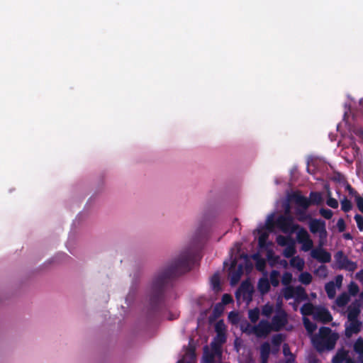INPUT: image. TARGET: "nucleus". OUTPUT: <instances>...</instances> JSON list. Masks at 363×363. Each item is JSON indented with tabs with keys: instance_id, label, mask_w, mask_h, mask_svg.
Returning <instances> with one entry per match:
<instances>
[{
	"instance_id": "nucleus-25",
	"label": "nucleus",
	"mask_w": 363,
	"mask_h": 363,
	"mask_svg": "<svg viewBox=\"0 0 363 363\" xmlns=\"http://www.w3.org/2000/svg\"><path fill=\"white\" fill-rule=\"evenodd\" d=\"M296 237H297V240L299 243H301L303 241H306V240L310 238V235H309L308 233L303 228H301L298 230Z\"/></svg>"
},
{
	"instance_id": "nucleus-11",
	"label": "nucleus",
	"mask_w": 363,
	"mask_h": 363,
	"mask_svg": "<svg viewBox=\"0 0 363 363\" xmlns=\"http://www.w3.org/2000/svg\"><path fill=\"white\" fill-rule=\"evenodd\" d=\"M315 318L323 323H328L333 320L330 312L325 308H318L314 314Z\"/></svg>"
},
{
	"instance_id": "nucleus-60",
	"label": "nucleus",
	"mask_w": 363,
	"mask_h": 363,
	"mask_svg": "<svg viewBox=\"0 0 363 363\" xmlns=\"http://www.w3.org/2000/svg\"><path fill=\"white\" fill-rule=\"evenodd\" d=\"M285 363H296L294 357H289L286 360Z\"/></svg>"
},
{
	"instance_id": "nucleus-3",
	"label": "nucleus",
	"mask_w": 363,
	"mask_h": 363,
	"mask_svg": "<svg viewBox=\"0 0 363 363\" xmlns=\"http://www.w3.org/2000/svg\"><path fill=\"white\" fill-rule=\"evenodd\" d=\"M289 199L304 210H307L310 205H320L323 201L322 194L318 191H311L309 199L296 191L290 194Z\"/></svg>"
},
{
	"instance_id": "nucleus-45",
	"label": "nucleus",
	"mask_w": 363,
	"mask_h": 363,
	"mask_svg": "<svg viewBox=\"0 0 363 363\" xmlns=\"http://www.w3.org/2000/svg\"><path fill=\"white\" fill-rule=\"evenodd\" d=\"M215 356L213 353L206 352L204 354V360L206 363H214Z\"/></svg>"
},
{
	"instance_id": "nucleus-30",
	"label": "nucleus",
	"mask_w": 363,
	"mask_h": 363,
	"mask_svg": "<svg viewBox=\"0 0 363 363\" xmlns=\"http://www.w3.org/2000/svg\"><path fill=\"white\" fill-rule=\"evenodd\" d=\"M248 318L250 321L253 323H255L259 318V311L257 308L254 309H251L248 311Z\"/></svg>"
},
{
	"instance_id": "nucleus-37",
	"label": "nucleus",
	"mask_w": 363,
	"mask_h": 363,
	"mask_svg": "<svg viewBox=\"0 0 363 363\" xmlns=\"http://www.w3.org/2000/svg\"><path fill=\"white\" fill-rule=\"evenodd\" d=\"M292 274L289 272H286L284 273L281 279V282L284 285H289L292 281Z\"/></svg>"
},
{
	"instance_id": "nucleus-34",
	"label": "nucleus",
	"mask_w": 363,
	"mask_h": 363,
	"mask_svg": "<svg viewBox=\"0 0 363 363\" xmlns=\"http://www.w3.org/2000/svg\"><path fill=\"white\" fill-rule=\"evenodd\" d=\"M284 340V336L281 334L274 335L272 338V343L274 346L279 347Z\"/></svg>"
},
{
	"instance_id": "nucleus-21",
	"label": "nucleus",
	"mask_w": 363,
	"mask_h": 363,
	"mask_svg": "<svg viewBox=\"0 0 363 363\" xmlns=\"http://www.w3.org/2000/svg\"><path fill=\"white\" fill-rule=\"evenodd\" d=\"M290 264L298 271H302L304 267V261L299 257H293L290 261Z\"/></svg>"
},
{
	"instance_id": "nucleus-62",
	"label": "nucleus",
	"mask_w": 363,
	"mask_h": 363,
	"mask_svg": "<svg viewBox=\"0 0 363 363\" xmlns=\"http://www.w3.org/2000/svg\"><path fill=\"white\" fill-rule=\"evenodd\" d=\"M309 363H318V360L317 359H312L309 361Z\"/></svg>"
},
{
	"instance_id": "nucleus-64",
	"label": "nucleus",
	"mask_w": 363,
	"mask_h": 363,
	"mask_svg": "<svg viewBox=\"0 0 363 363\" xmlns=\"http://www.w3.org/2000/svg\"><path fill=\"white\" fill-rule=\"evenodd\" d=\"M359 360L360 363H363V357H362L361 355H359Z\"/></svg>"
},
{
	"instance_id": "nucleus-47",
	"label": "nucleus",
	"mask_w": 363,
	"mask_h": 363,
	"mask_svg": "<svg viewBox=\"0 0 363 363\" xmlns=\"http://www.w3.org/2000/svg\"><path fill=\"white\" fill-rule=\"evenodd\" d=\"M326 203L328 206L333 208H337L338 207V201L337 199L329 197L328 200L326 201Z\"/></svg>"
},
{
	"instance_id": "nucleus-14",
	"label": "nucleus",
	"mask_w": 363,
	"mask_h": 363,
	"mask_svg": "<svg viewBox=\"0 0 363 363\" xmlns=\"http://www.w3.org/2000/svg\"><path fill=\"white\" fill-rule=\"evenodd\" d=\"M236 266H237V260H236V259H234L231 262V264L229 268L230 283L232 285L237 284L240 281V279L242 277L241 272H239L238 271H235Z\"/></svg>"
},
{
	"instance_id": "nucleus-18",
	"label": "nucleus",
	"mask_w": 363,
	"mask_h": 363,
	"mask_svg": "<svg viewBox=\"0 0 363 363\" xmlns=\"http://www.w3.org/2000/svg\"><path fill=\"white\" fill-rule=\"evenodd\" d=\"M325 290L329 298H334L336 294L335 284L334 281H329L325 285Z\"/></svg>"
},
{
	"instance_id": "nucleus-35",
	"label": "nucleus",
	"mask_w": 363,
	"mask_h": 363,
	"mask_svg": "<svg viewBox=\"0 0 363 363\" xmlns=\"http://www.w3.org/2000/svg\"><path fill=\"white\" fill-rule=\"evenodd\" d=\"M315 274L319 276L320 277H326L328 275V268L325 265H320L318 267V268L315 270Z\"/></svg>"
},
{
	"instance_id": "nucleus-51",
	"label": "nucleus",
	"mask_w": 363,
	"mask_h": 363,
	"mask_svg": "<svg viewBox=\"0 0 363 363\" xmlns=\"http://www.w3.org/2000/svg\"><path fill=\"white\" fill-rule=\"evenodd\" d=\"M283 354L284 356L287 357L289 356V357H294V356L291 352L290 347L288 344L284 343L283 345Z\"/></svg>"
},
{
	"instance_id": "nucleus-42",
	"label": "nucleus",
	"mask_w": 363,
	"mask_h": 363,
	"mask_svg": "<svg viewBox=\"0 0 363 363\" xmlns=\"http://www.w3.org/2000/svg\"><path fill=\"white\" fill-rule=\"evenodd\" d=\"M355 203L358 210L363 213V196H356Z\"/></svg>"
},
{
	"instance_id": "nucleus-22",
	"label": "nucleus",
	"mask_w": 363,
	"mask_h": 363,
	"mask_svg": "<svg viewBox=\"0 0 363 363\" xmlns=\"http://www.w3.org/2000/svg\"><path fill=\"white\" fill-rule=\"evenodd\" d=\"M301 313L303 315H311L314 313V306L311 303H304L301 308Z\"/></svg>"
},
{
	"instance_id": "nucleus-44",
	"label": "nucleus",
	"mask_w": 363,
	"mask_h": 363,
	"mask_svg": "<svg viewBox=\"0 0 363 363\" xmlns=\"http://www.w3.org/2000/svg\"><path fill=\"white\" fill-rule=\"evenodd\" d=\"M277 242H278V244L279 245H281V246H286V245H289V239L288 238L284 237V236L279 235V236L277 237Z\"/></svg>"
},
{
	"instance_id": "nucleus-58",
	"label": "nucleus",
	"mask_w": 363,
	"mask_h": 363,
	"mask_svg": "<svg viewBox=\"0 0 363 363\" xmlns=\"http://www.w3.org/2000/svg\"><path fill=\"white\" fill-rule=\"evenodd\" d=\"M266 239H267V235L263 234V235H260L259 238V245L260 246H262L264 242H265Z\"/></svg>"
},
{
	"instance_id": "nucleus-4",
	"label": "nucleus",
	"mask_w": 363,
	"mask_h": 363,
	"mask_svg": "<svg viewBox=\"0 0 363 363\" xmlns=\"http://www.w3.org/2000/svg\"><path fill=\"white\" fill-rule=\"evenodd\" d=\"M334 268L349 272H354L358 267L357 262L350 259L342 250H338L334 254Z\"/></svg>"
},
{
	"instance_id": "nucleus-32",
	"label": "nucleus",
	"mask_w": 363,
	"mask_h": 363,
	"mask_svg": "<svg viewBox=\"0 0 363 363\" xmlns=\"http://www.w3.org/2000/svg\"><path fill=\"white\" fill-rule=\"evenodd\" d=\"M354 350L359 354V355H361L363 357V338L359 337L354 345Z\"/></svg>"
},
{
	"instance_id": "nucleus-23",
	"label": "nucleus",
	"mask_w": 363,
	"mask_h": 363,
	"mask_svg": "<svg viewBox=\"0 0 363 363\" xmlns=\"http://www.w3.org/2000/svg\"><path fill=\"white\" fill-rule=\"evenodd\" d=\"M347 357V352L344 350H339L336 354L333 357V363H342Z\"/></svg>"
},
{
	"instance_id": "nucleus-15",
	"label": "nucleus",
	"mask_w": 363,
	"mask_h": 363,
	"mask_svg": "<svg viewBox=\"0 0 363 363\" xmlns=\"http://www.w3.org/2000/svg\"><path fill=\"white\" fill-rule=\"evenodd\" d=\"M241 293L244 296L251 297L253 293V286L250 281H244L240 284L236 294Z\"/></svg>"
},
{
	"instance_id": "nucleus-8",
	"label": "nucleus",
	"mask_w": 363,
	"mask_h": 363,
	"mask_svg": "<svg viewBox=\"0 0 363 363\" xmlns=\"http://www.w3.org/2000/svg\"><path fill=\"white\" fill-rule=\"evenodd\" d=\"M254 334L257 337H266L271 331H273L270 323L265 320H261L257 325L253 328Z\"/></svg>"
},
{
	"instance_id": "nucleus-5",
	"label": "nucleus",
	"mask_w": 363,
	"mask_h": 363,
	"mask_svg": "<svg viewBox=\"0 0 363 363\" xmlns=\"http://www.w3.org/2000/svg\"><path fill=\"white\" fill-rule=\"evenodd\" d=\"M308 228L312 234H318V245L320 247L325 245L328 238L325 221L321 219L311 218Z\"/></svg>"
},
{
	"instance_id": "nucleus-53",
	"label": "nucleus",
	"mask_w": 363,
	"mask_h": 363,
	"mask_svg": "<svg viewBox=\"0 0 363 363\" xmlns=\"http://www.w3.org/2000/svg\"><path fill=\"white\" fill-rule=\"evenodd\" d=\"M343 281V276L342 274L337 275L335 278V284L337 287H340Z\"/></svg>"
},
{
	"instance_id": "nucleus-17",
	"label": "nucleus",
	"mask_w": 363,
	"mask_h": 363,
	"mask_svg": "<svg viewBox=\"0 0 363 363\" xmlns=\"http://www.w3.org/2000/svg\"><path fill=\"white\" fill-rule=\"evenodd\" d=\"M257 287L261 294H267L270 290L269 281L266 277L260 278L258 281Z\"/></svg>"
},
{
	"instance_id": "nucleus-1",
	"label": "nucleus",
	"mask_w": 363,
	"mask_h": 363,
	"mask_svg": "<svg viewBox=\"0 0 363 363\" xmlns=\"http://www.w3.org/2000/svg\"><path fill=\"white\" fill-rule=\"evenodd\" d=\"M208 233V224H201L196 232L193 247L182 251L168 267L155 275L150 293V305L153 310L158 309L162 303L165 292L172 287L173 279L191 270L195 254L194 248L198 247L203 242Z\"/></svg>"
},
{
	"instance_id": "nucleus-49",
	"label": "nucleus",
	"mask_w": 363,
	"mask_h": 363,
	"mask_svg": "<svg viewBox=\"0 0 363 363\" xmlns=\"http://www.w3.org/2000/svg\"><path fill=\"white\" fill-rule=\"evenodd\" d=\"M345 188L346 190L348 191L349 194L350 196H354V199L356 198V196H360L350 184H347Z\"/></svg>"
},
{
	"instance_id": "nucleus-54",
	"label": "nucleus",
	"mask_w": 363,
	"mask_h": 363,
	"mask_svg": "<svg viewBox=\"0 0 363 363\" xmlns=\"http://www.w3.org/2000/svg\"><path fill=\"white\" fill-rule=\"evenodd\" d=\"M265 267V261L264 259H259L256 263V268L259 271H263Z\"/></svg>"
},
{
	"instance_id": "nucleus-16",
	"label": "nucleus",
	"mask_w": 363,
	"mask_h": 363,
	"mask_svg": "<svg viewBox=\"0 0 363 363\" xmlns=\"http://www.w3.org/2000/svg\"><path fill=\"white\" fill-rule=\"evenodd\" d=\"M270 354V345L268 342H264L260 348L261 363H267Z\"/></svg>"
},
{
	"instance_id": "nucleus-2",
	"label": "nucleus",
	"mask_w": 363,
	"mask_h": 363,
	"mask_svg": "<svg viewBox=\"0 0 363 363\" xmlns=\"http://www.w3.org/2000/svg\"><path fill=\"white\" fill-rule=\"evenodd\" d=\"M339 339L338 333L333 332L329 327H320L318 333L312 339V344L318 352L333 350Z\"/></svg>"
},
{
	"instance_id": "nucleus-50",
	"label": "nucleus",
	"mask_w": 363,
	"mask_h": 363,
	"mask_svg": "<svg viewBox=\"0 0 363 363\" xmlns=\"http://www.w3.org/2000/svg\"><path fill=\"white\" fill-rule=\"evenodd\" d=\"M233 301L231 295L228 294H224L222 296V303L225 305L229 304Z\"/></svg>"
},
{
	"instance_id": "nucleus-33",
	"label": "nucleus",
	"mask_w": 363,
	"mask_h": 363,
	"mask_svg": "<svg viewBox=\"0 0 363 363\" xmlns=\"http://www.w3.org/2000/svg\"><path fill=\"white\" fill-rule=\"evenodd\" d=\"M274 311V306L269 303L265 304L262 308V314L266 317H269Z\"/></svg>"
},
{
	"instance_id": "nucleus-19",
	"label": "nucleus",
	"mask_w": 363,
	"mask_h": 363,
	"mask_svg": "<svg viewBox=\"0 0 363 363\" xmlns=\"http://www.w3.org/2000/svg\"><path fill=\"white\" fill-rule=\"evenodd\" d=\"M349 301L350 296L346 292L342 293L340 295H339L335 301L336 304L339 307H343L346 306Z\"/></svg>"
},
{
	"instance_id": "nucleus-38",
	"label": "nucleus",
	"mask_w": 363,
	"mask_h": 363,
	"mask_svg": "<svg viewBox=\"0 0 363 363\" xmlns=\"http://www.w3.org/2000/svg\"><path fill=\"white\" fill-rule=\"evenodd\" d=\"M350 130L363 141V129L361 127L353 126L350 128Z\"/></svg>"
},
{
	"instance_id": "nucleus-61",
	"label": "nucleus",
	"mask_w": 363,
	"mask_h": 363,
	"mask_svg": "<svg viewBox=\"0 0 363 363\" xmlns=\"http://www.w3.org/2000/svg\"><path fill=\"white\" fill-rule=\"evenodd\" d=\"M343 236H344L345 239H346V240H352V236L349 233H345Z\"/></svg>"
},
{
	"instance_id": "nucleus-41",
	"label": "nucleus",
	"mask_w": 363,
	"mask_h": 363,
	"mask_svg": "<svg viewBox=\"0 0 363 363\" xmlns=\"http://www.w3.org/2000/svg\"><path fill=\"white\" fill-rule=\"evenodd\" d=\"M357 228L359 231H363V216L360 214H356L354 217Z\"/></svg>"
},
{
	"instance_id": "nucleus-39",
	"label": "nucleus",
	"mask_w": 363,
	"mask_h": 363,
	"mask_svg": "<svg viewBox=\"0 0 363 363\" xmlns=\"http://www.w3.org/2000/svg\"><path fill=\"white\" fill-rule=\"evenodd\" d=\"M303 245H302V250L305 252H307V251H309L310 250L312 249L313 247V242L312 241V240L311 239V238L308 240H306V241H303L301 242Z\"/></svg>"
},
{
	"instance_id": "nucleus-12",
	"label": "nucleus",
	"mask_w": 363,
	"mask_h": 363,
	"mask_svg": "<svg viewBox=\"0 0 363 363\" xmlns=\"http://www.w3.org/2000/svg\"><path fill=\"white\" fill-rule=\"evenodd\" d=\"M221 322H218L216 325V335L212 341V344L223 345L226 342V335L220 328Z\"/></svg>"
},
{
	"instance_id": "nucleus-28",
	"label": "nucleus",
	"mask_w": 363,
	"mask_h": 363,
	"mask_svg": "<svg viewBox=\"0 0 363 363\" xmlns=\"http://www.w3.org/2000/svg\"><path fill=\"white\" fill-rule=\"evenodd\" d=\"M341 209L345 213L350 211L352 208V202L346 197L340 201Z\"/></svg>"
},
{
	"instance_id": "nucleus-46",
	"label": "nucleus",
	"mask_w": 363,
	"mask_h": 363,
	"mask_svg": "<svg viewBox=\"0 0 363 363\" xmlns=\"http://www.w3.org/2000/svg\"><path fill=\"white\" fill-rule=\"evenodd\" d=\"M348 289H349L350 293L353 296L356 295L359 291L358 286L354 282H351L350 284V285L348 286Z\"/></svg>"
},
{
	"instance_id": "nucleus-52",
	"label": "nucleus",
	"mask_w": 363,
	"mask_h": 363,
	"mask_svg": "<svg viewBox=\"0 0 363 363\" xmlns=\"http://www.w3.org/2000/svg\"><path fill=\"white\" fill-rule=\"evenodd\" d=\"M211 283H212V285H213V287L214 289L219 288L220 279H219L218 276H217V275L213 276V277L211 278Z\"/></svg>"
},
{
	"instance_id": "nucleus-27",
	"label": "nucleus",
	"mask_w": 363,
	"mask_h": 363,
	"mask_svg": "<svg viewBox=\"0 0 363 363\" xmlns=\"http://www.w3.org/2000/svg\"><path fill=\"white\" fill-rule=\"evenodd\" d=\"M279 272L277 270H272L269 276V283L274 287L277 286L279 284Z\"/></svg>"
},
{
	"instance_id": "nucleus-63",
	"label": "nucleus",
	"mask_w": 363,
	"mask_h": 363,
	"mask_svg": "<svg viewBox=\"0 0 363 363\" xmlns=\"http://www.w3.org/2000/svg\"><path fill=\"white\" fill-rule=\"evenodd\" d=\"M346 363H355V362L352 359H347Z\"/></svg>"
},
{
	"instance_id": "nucleus-20",
	"label": "nucleus",
	"mask_w": 363,
	"mask_h": 363,
	"mask_svg": "<svg viewBox=\"0 0 363 363\" xmlns=\"http://www.w3.org/2000/svg\"><path fill=\"white\" fill-rule=\"evenodd\" d=\"M294 298L298 301L306 300L307 298V294L305 289L301 286L295 287Z\"/></svg>"
},
{
	"instance_id": "nucleus-40",
	"label": "nucleus",
	"mask_w": 363,
	"mask_h": 363,
	"mask_svg": "<svg viewBox=\"0 0 363 363\" xmlns=\"http://www.w3.org/2000/svg\"><path fill=\"white\" fill-rule=\"evenodd\" d=\"M211 350H212L211 353H213L215 357L216 356H219V357L221 356V354H222V350H221L222 346L221 345L211 343Z\"/></svg>"
},
{
	"instance_id": "nucleus-24",
	"label": "nucleus",
	"mask_w": 363,
	"mask_h": 363,
	"mask_svg": "<svg viewBox=\"0 0 363 363\" xmlns=\"http://www.w3.org/2000/svg\"><path fill=\"white\" fill-rule=\"evenodd\" d=\"M313 279L312 275L307 272L301 273L298 277V280L301 283L305 285H308L311 283Z\"/></svg>"
},
{
	"instance_id": "nucleus-10",
	"label": "nucleus",
	"mask_w": 363,
	"mask_h": 363,
	"mask_svg": "<svg viewBox=\"0 0 363 363\" xmlns=\"http://www.w3.org/2000/svg\"><path fill=\"white\" fill-rule=\"evenodd\" d=\"M348 321L350 323L345 325V335L347 337H350L353 334H357L360 332L362 323L359 320Z\"/></svg>"
},
{
	"instance_id": "nucleus-7",
	"label": "nucleus",
	"mask_w": 363,
	"mask_h": 363,
	"mask_svg": "<svg viewBox=\"0 0 363 363\" xmlns=\"http://www.w3.org/2000/svg\"><path fill=\"white\" fill-rule=\"evenodd\" d=\"M276 224L285 233L299 228L298 225L293 224V218L291 216H280L277 219Z\"/></svg>"
},
{
	"instance_id": "nucleus-9",
	"label": "nucleus",
	"mask_w": 363,
	"mask_h": 363,
	"mask_svg": "<svg viewBox=\"0 0 363 363\" xmlns=\"http://www.w3.org/2000/svg\"><path fill=\"white\" fill-rule=\"evenodd\" d=\"M311 254L313 258L321 263H328L331 260L330 253L322 248V247L313 250Z\"/></svg>"
},
{
	"instance_id": "nucleus-55",
	"label": "nucleus",
	"mask_w": 363,
	"mask_h": 363,
	"mask_svg": "<svg viewBox=\"0 0 363 363\" xmlns=\"http://www.w3.org/2000/svg\"><path fill=\"white\" fill-rule=\"evenodd\" d=\"M305 211L306 210L303 208V211L299 210L297 212V214L299 216L298 220L301 222H303L308 218V216L305 213Z\"/></svg>"
},
{
	"instance_id": "nucleus-13",
	"label": "nucleus",
	"mask_w": 363,
	"mask_h": 363,
	"mask_svg": "<svg viewBox=\"0 0 363 363\" xmlns=\"http://www.w3.org/2000/svg\"><path fill=\"white\" fill-rule=\"evenodd\" d=\"M361 313L360 306L356 303H352L347 307V319L350 320H358V317Z\"/></svg>"
},
{
	"instance_id": "nucleus-56",
	"label": "nucleus",
	"mask_w": 363,
	"mask_h": 363,
	"mask_svg": "<svg viewBox=\"0 0 363 363\" xmlns=\"http://www.w3.org/2000/svg\"><path fill=\"white\" fill-rule=\"evenodd\" d=\"M355 279L363 284V269L356 273Z\"/></svg>"
},
{
	"instance_id": "nucleus-59",
	"label": "nucleus",
	"mask_w": 363,
	"mask_h": 363,
	"mask_svg": "<svg viewBox=\"0 0 363 363\" xmlns=\"http://www.w3.org/2000/svg\"><path fill=\"white\" fill-rule=\"evenodd\" d=\"M235 271H238L239 272H241V274L242 275L243 274V266L242 264H237V266L235 267Z\"/></svg>"
},
{
	"instance_id": "nucleus-43",
	"label": "nucleus",
	"mask_w": 363,
	"mask_h": 363,
	"mask_svg": "<svg viewBox=\"0 0 363 363\" xmlns=\"http://www.w3.org/2000/svg\"><path fill=\"white\" fill-rule=\"evenodd\" d=\"M255 325H252L249 323H246L245 325H242V330L244 333L250 335L254 334V328Z\"/></svg>"
},
{
	"instance_id": "nucleus-29",
	"label": "nucleus",
	"mask_w": 363,
	"mask_h": 363,
	"mask_svg": "<svg viewBox=\"0 0 363 363\" xmlns=\"http://www.w3.org/2000/svg\"><path fill=\"white\" fill-rule=\"evenodd\" d=\"M296 252V248L294 245V243H291L286 246V247L284 250L283 255L286 258H290L293 257Z\"/></svg>"
},
{
	"instance_id": "nucleus-36",
	"label": "nucleus",
	"mask_w": 363,
	"mask_h": 363,
	"mask_svg": "<svg viewBox=\"0 0 363 363\" xmlns=\"http://www.w3.org/2000/svg\"><path fill=\"white\" fill-rule=\"evenodd\" d=\"M319 213L324 218L328 220L330 219L333 216V211L328 208H321L319 210Z\"/></svg>"
},
{
	"instance_id": "nucleus-48",
	"label": "nucleus",
	"mask_w": 363,
	"mask_h": 363,
	"mask_svg": "<svg viewBox=\"0 0 363 363\" xmlns=\"http://www.w3.org/2000/svg\"><path fill=\"white\" fill-rule=\"evenodd\" d=\"M337 227L340 233L344 232L346 228L345 222L343 218H340L337 223Z\"/></svg>"
},
{
	"instance_id": "nucleus-26",
	"label": "nucleus",
	"mask_w": 363,
	"mask_h": 363,
	"mask_svg": "<svg viewBox=\"0 0 363 363\" xmlns=\"http://www.w3.org/2000/svg\"><path fill=\"white\" fill-rule=\"evenodd\" d=\"M303 323L306 330L310 333H313L317 328L316 324L307 318H303Z\"/></svg>"
},
{
	"instance_id": "nucleus-57",
	"label": "nucleus",
	"mask_w": 363,
	"mask_h": 363,
	"mask_svg": "<svg viewBox=\"0 0 363 363\" xmlns=\"http://www.w3.org/2000/svg\"><path fill=\"white\" fill-rule=\"evenodd\" d=\"M223 311V308L220 304H217L213 308V313L216 315H220Z\"/></svg>"
},
{
	"instance_id": "nucleus-31",
	"label": "nucleus",
	"mask_w": 363,
	"mask_h": 363,
	"mask_svg": "<svg viewBox=\"0 0 363 363\" xmlns=\"http://www.w3.org/2000/svg\"><path fill=\"white\" fill-rule=\"evenodd\" d=\"M284 297L286 300H289L291 298H294L295 296V287L291 286H289L286 287L284 290Z\"/></svg>"
},
{
	"instance_id": "nucleus-6",
	"label": "nucleus",
	"mask_w": 363,
	"mask_h": 363,
	"mask_svg": "<svg viewBox=\"0 0 363 363\" xmlns=\"http://www.w3.org/2000/svg\"><path fill=\"white\" fill-rule=\"evenodd\" d=\"M288 323L286 312L281 308L277 310L276 314L272 317V325L273 331H280Z\"/></svg>"
}]
</instances>
